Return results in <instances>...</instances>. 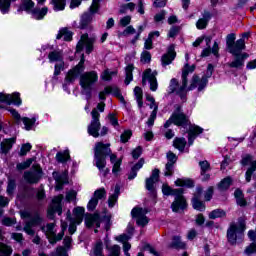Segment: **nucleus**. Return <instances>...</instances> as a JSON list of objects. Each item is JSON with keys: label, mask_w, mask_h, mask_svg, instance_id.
<instances>
[{"label": "nucleus", "mask_w": 256, "mask_h": 256, "mask_svg": "<svg viewBox=\"0 0 256 256\" xmlns=\"http://www.w3.org/2000/svg\"><path fill=\"white\" fill-rule=\"evenodd\" d=\"M15 189H17V180L15 178H12L11 176H8V182H7V188L6 193L11 197L13 193H15Z\"/></svg>", "instance_id": "nucleus-37"}, {"label": "nucleus", "mask_w": 256, "mask_h": 256, "mask_svg": "<svg viewBox=\"0 0 256 256\" xmlns=\"http://www.w3.org/2000/svg\"><path fill=\"white\" fill-rule=\"evenodd\" d=\"M0 103L21 107V105H23V100L21 99V93L14 92L12 94H5L3 92H0Z\"/></svg>", "instance_id": "nucleus-9"}, {"label": "nucleus", "mask_w": 256, "mask_h": 256, "mask_svg": "<svg viewBox=\"0 0 256 256\" xmlns=\"http://www.w3.org/2000/svg\"><path fill=\"white\" fill-rule=\"evenodd\" d=\"M47 13H49V7L47 6H44L42 8L35 7L32 10L31 15L33 19H35L36 21H43V19L47 17Z\"/></svg>", "instance_id": "nucleus-17"}, {"label": "nucleus", "mask_w": 256, "mask_h": 256, "mask_svg": "<svg viewBox=\"0 0 256 256\" xmlns=\"http://www.w3.org/2000/svg\"><path fill=\"white\" fill-rule=\"evenodd\" d=\"M92 23H93V15H91L89 12H84L80 16L78 29H80L81 31H85L86 29H89V27H91Z\"/></svg>", "instance_id": "nucleus-14"}, {"label": "nucleus", "mask_w": 256, "mask_h": 256, "mask_svg": "<svg viewBox=\"0 0 256 256\" xmlns=\"http://www.w3.org/2000/svg\"><path fill=\"white\" fill-rule=\"evenodd\" d=\"M147 213L148 211L145 209V213L137 218L136 224L139 227H146V225H149V218L147 217Z\"/></svg>", "instance_id": "nucleus-48"}, {"label": "nucleus", "mask_w": 256, "mask_h": 256, "mask_svg": "<svg viewBox=\"0 0 256 256\" xmlns=\"http://www.w3.org/2000/svg\"><path fill=\"white\" fill-rule=\"evenodd\" d=\"M99 213L95 212V213H86L85 214V218H84V223H85V227L86 229H93L95 227V221H97V219H99Z\"/></svg>", "instance_id": "nucleus-19"}, {"label": "nucleus", "mask_w": 256, "mask_h": 256, "mask_svg": "<svg viewBox=\"0 0 256 256\" xmlns=\"http://www.w3.org/2000/svg\"><path fill=\"white\" fill-rule=\"evenodd\" d=\"M78 77H80L79 85L83 95L87 101H91L93 99V87L99 81V74L95 70L85 72V54H81L78 64L67 72L65 83H75Z\"/></svg>", "instance_id": "nucleus-1"}, {"label": "nucleus", "mask_w": 256, "mask_h": 256, "mask_svg": "<svg viewBox=\"0 0 256 256\" xmlns=\"http://www.w3.org/2000/svg\"><path fill=\"white\" fill-rule=\"evenodd\" d=\"M188 125H189V129L187 131L188 145L191 147V145L195 143V139H197V137H199V135H201L203 131H205V129L201 128V126L199 125L191 124V122Z\"/></svg>", "instance_id": "nucleus-12"}, {"label": "nucleus", "mask_w": 256, "mask_h": 256, "mask_svg": "<svg viewBox=\"0 0 256 256\" xmlns=\"http://www.w3.org/2000/svg\"><path fill=\"white\" fill-rule=\"evenodd\" d=\"M31 149H33V146L31 145V143L22 144L20 151H19V156L25 157V155H27V153H29L31 151Z\"/></svg>", "instance_id": "nucleus-54"}, {"label": "nucleus", "mask_w": 256, "mask_h": 256, "mask_svg": "<svg viewBox=\"0 0 256 256\" xmlns=\"http://www.w3.org/2000/svg\"><path fill=\"white\" fill-rule=\"evenodd\" d=\"M107 157H110L112 165L119 161L117 155L111 151V144L97 142L94 149V161L98 171H103L107 167Z\"/></svg>", "instance_id": "nucleus-2"}, {"label": "nucleus", "mask_w": 256, "mask_h": 256, "mask_svg": "<svg viewBox=\"0 0 256 256\" xmlns=\"http://www.w3.org/2000/svg\"><path fill=\"white\" fill-rule=\"evenodd\" d=\"M123 163V160L120 158L118 159L114 164H113V167H112V173L115 177H119V173L121 171V165Z\"/></svg>", "instance_id": "nucleus-56"}, {"label": "nucleus", "mask_w": 256, "mask_h": 256, "mask_svg": "<svg viewBox=\"0 0 256 256\" xmlns=\"http://www.w3.org/2000/svg\"><path fill=\"white\" fill-rule=\"evenodd\" d=\"M157 109H159V106L155 105L147 121L148 127H153L155 125V120L157 119Z\"/></svg>", "instance_id": "nucleus-50"}, {"label": "nucleus", "mask_w": 256, "mask_h": 256, "mask_svg": "<svg viewBox=\"0 0 256 256\" xmlns=\"http://www.w3.org/2000/svg\"><path fill=\"white\" fill-rule=\"evenodd\" d=\"M43 175H45V173L43 172L41 164H33L32 171L24 173V179L29 185H37V183L43 179Z\"/></svg>", "instance_id": "nucleus-6"}, {"label": "nucleus", "mask_w": 256, "mask_h": 256, "mask_svg": "<svg viewBox=\"0 0 256 256\" xmlns=\"http://www.w3.org/2000/svg\"><path fill=\"white\" fill-rule=\"evenodd\" d=\"M104 243L107 251H110V254L108 256H121V246L114 244L112 247H110L109 243H111V241L107 239V236L104 240Z\"/></svg>", "instance_id": "nucleus-25"}, {"label": "nucleus", "mask_w": 256, "mask_h": 256, "mask_svg": "<svg viewBox=\"0 0 256 256\" xmlns=\"http://www.w3.org/2000/svg\"><path fill=\"white\" fill-rule=\"evenodd\" d=\"M174 183L176 187H186V189H193L195 187V180L191 178H177Z\"/></svg>", "instance_id": "nucleus-23"}, {"label": "nucleus", "mask_w": 256, "mask_h": 256, "mask_svg": "<svg viewBox=\"0 0 256 256\" xmlns=\"http://www.w3.org/2000/svg\"><path fill=\"white\" fill-rule=\"evenodd\" d=\"M189 87H187V84L182 83V85L180 86V88L176 91V95H178V97H180L181 101H183V103L187 102V90Z\"/></svg>", "instance_id": "nucleus-40"}, {"label": "nucleus", "mask_w": 256, "mask_h": 256, "mask_svg": "<svg viewBox=\"0 0 256 256\" xmlns=\"http://www.w3.org/2000/svg\"><path fill=\"white\" fill-rule=\"evenodd\" d=\"M150 91H157L159 89V83H157V71L152 72V76L150 78Z\"/></svg>", "instance_id": "nucleus-47"}, {"label": "nucleus", "mask_w": 256, "mask_h": 256, "mask_svg": "<svg viewBox=\"0 0 256 256\" xmlns=\"http://www.w3.org/2000/svg\"><path fill=\"white\" fill-rule=\"evenodd\" d=\"M33 161H35V157L28 158V159H26V161H24L22 163H18L16 165L17 171H25V169H29V167H31V165H33Z\"/></svg>", "instance_id": "nucleus-41"}, {"label": "nucleus", "mask_w": 256, "mask_h": 256, "mask_svg": "<svg viewBox=\"0 0 256 256\" xmlns=\"http://www.w3.org/2000/svg\"><path fill=\"white\" fill-rule=\"evenodd\" d=\"M94 255L95 256L103 255V241L99 240L96 242L94 247Z\"/></svg>", "instance_id": "nucleus-62"}, {"label": "nucleus", "mask_w": 256, "mask_h": 256, "mask_svg": "<svg viewBox=\"0 0 256 256\" xmlns=\"http://www.w3.org/2000/svg\"><path fill=\"white\" fill-rule=\"evenodd\" d=\"M50 5H53L54 11H65L67 0H51Z\"/></svg>", "instance_id": "nucleus-39"}, {"label": "nucleus", "mask_w": 256, "mask_h": 256, "mask_svg": "<svg viewBox=\"0 0 256 256\" xmlns=\"http://www.w3.org/2000/svg\"><path fill=\"white\" fill-rule=\"evenodd\" d=\"M160 175L161 170L155 168L152 170L150 177L145 180V187L147 191L150 192L151 197H157V188H155V183H159Z\"/></svg>", "instance_id": "nucleus-7"}, {"label": "nucleus", "mask_w": 256, "mask_h": 256, "mask_svg": "<svg viewBox=\"0 0 256 256\" xmlns=\"http://www.w3.org/2000/svg\"><path fill=\"white\" fill-rule=\"evenodd\" d=\"M119 195H121V186H119V184H116L114 188V193L111 194L108 198V207L110 209H113L117 201H119Z\"/></svg>", "instance_id": "nucleus-21"}, {"label": "nucleus", "mask_w": 256, "mask_h": 256, "mask_svg": "<svg viewBox=\"0 0 256 256\" xmlns=\"http://www.w3.org/2000/svg\"><path fill=\"white\" fill-rule=\"evenodd\" d=\"M240 163L242 167H247V165H250L245 172V179L246 183H251L253 173L256 171V160L253 161V156L251 154H247L241 159Z\"/></svg>", "instance_id": "nucleus-8"}, {"label": "nucleus", "mask_w": 256, "mask_h": 256, "mask_svg": "<svg viewBox=\"0 0 256 256\" xmlns=\"http://www.w3.org/2000/svg\"><path fill=\"white\" fill-rule=\"evenodd\" d=\"M99 131H101V122H90L88 126V135L97 139L99 137Z\"/></svg>", "instance_id": "nucleus-27"}, {"label": "nucleus", "mask_w": 256, "mask_h": 256, "mask_svg": "<svg viewBox=\"0 0 256 256\" xmlns=\"http://www.w3.org/2000/svg\"><path fill=\"white\" fill-rule=\"evenodd\" d=\"M143 214H145V210H143V208L141 207H134L131 210V216L133 219H138L140 218Z\"/></svg>", "instance_id": "nucleus-59"}, {"label": "nucleus", "mask_w": 256, "mask_h": 256, "mask_svg": "<svg viewBox=\"0 0 256 256\" xmlns=\"http://www.w3.org/2000/svg\"><path fill=\"white\" fill-rule=\"evenodd\" d=\"M13 253V248L11 246L0 243V256H11Z\"/></svg>", "instance_id": "nucleus-44"}, {"label": "nucleus", "mask_w": 256, "mask_h": 256, "mask_svg": "<svg viewBox=\"0 0 256 256\" xmlns=\"http://www.w3.org/2000/svg\"><path fill=\"white\" fill-rule=\"evenodd\" d=\"M175 174V164L166 163L164 177H173Z\"/></svg>", "instance_id": "nucleus-57"}, {"label": "nucleus", "mask_w": 256, "mask_h": 256, "mask_svg": "<svg viewBox=\"0 0 256 256\" xmlns=\"http://www.w3.org/2000/svg\"><path fill=\"white\" fill-rule=\"evenodd\" d=\"M177 87H179V81L177 80V78H172L168 87V95H173V93H177Z\"/></svg>", "instance_id": "nucleus-52"}, {"label": "nucleus", "mask_w": 256, "mask_h": 256, "mask_svg": "<svg viewBox=\"0 0 256 256\" xmlns=\"http://www.w3.org/2000/svg\"><path fill=\"white\" fill-rule=\"evenodd\" d=\"M133 71H135V65L133 63H130L125 67V85H129L131 81H133Z\"/></svg>", "instance_id": "nucleus-29"}, {"label": "nucleus", "mask_w": 256, "mask_h": 256, "mask_svg": "<svg viewBox=\"0 0 256 256\" xmlns=\"http://www.w3.org/2000/svg\"><path fill=\"white\" fill-rule=\"evenodd\" d=\"M232 185L233 178L231 176H227L218 183V189L220 191H227L229 190V187H231Z\"/></svg>", "instance_id": "nucleus-33"}, {"label": "nucleus", "mask_w": 256, "mask_h": 256, "mask_svg": "<svg viewBox=\"0 0 256 256\" xmlns=\"http://www.w3.org/2000/svg\"><path fill=\"white\" fill-rule=\"evenodd\" d=\"M20 201H25L27 199H33L35 197V188L31 186H23L22 191L17 195Z\"/></svg>", "instance_id": "nucleus-15"}, {"label": "nucleus", "mask_w": 256, "mask_h": 256, "mask_svg": "<svg viewBox=\"0 0 256 256\" xmlns=\"http://www.w3.org/2000/svg\"><path fill=\"white\" fill-rule=\"evenodd\" d=\"M142 251H149V253H151V255L154 256H161L159 254V252H157V250H155V248L153 246H151V244L149 243H145L142 247Z\"/></svg>", "instance_id": "nucleus-63"}, {"label": "nucleus", "mask_w": 256, "mask_h": 256, "mask_svg": "<svg viewBox=\"0 0 256 256\" xmlns=\"http://www.w3.org/2000/svg\"><path fill=\"white\" fill-rule=\"evenodd\" d=\"M140 61L144 64L151 63V52L144 50L141 53Z\"/></svg>", "instance_id": "nucleus-61"}, {"label": "nucleus", "mask_w": 256, "mask_h": 256, "mask_svg": "<svg viewBox=\"0 0 256 256\" xmlns=\"http://www.w3.org/2000/svg\"><path fill=\"white\" fill-rule=\"evenodd\" d=\"M143 165H145V158H140L138 162L131 167V170L128 174L129 181H133V179L137 177V173H139V171L143 169Z\"/></svg>", "instance_id": "nucleus-18"}, {"label": "nucleus", "mask_w": 256, "mask_h": 256, "mask_svg": "<svg viewBox=\"0 0 256 256\" xmlns=\"http://www.w3.org/2000/svg\"><path fill=\"white\" fill-rule=\"evenodd\" d=\"M245 49L244 38L236 40V42L227 48L228 53L234 57V60L227 64L230 69H243L245 67V59H249V54L243 52Z\"/></svg>", "instance_id": "nucleus-3"}, {"label": "nucleus", "mask_w": 256, "mask_h": 256, "mask_svg": "<svg viewBox=\"0 0 256 256\" xmlns=\"http://www.w3.org/2000/svg\"><path fill=\"white\" fill-rule=\"evenodd\" d=\"M11 1L17 0H0V10L2 15H7V13H9V9H11Z\"/></svg>", "instance_id": "nucleus-42"}, {"label": "nucleus", "mask_w": 256, "mask_h": 256, "mask_svg": "<svg viewBox=\"0 0 256 256\" xmlns=\"http://www.w3.org/2000/svg\"><path fill=\"white\" fill-rule=\"evenodd\" d=\"M244 253L246 255H253V253H256V242L250 243V245L245 248Z\"/></svg>", "instance_id": "nucleus-64"}, {"label": "nucleus", "mask_w": 256, "mask_h": 256, "mask_svg": "<svg viewBox=\"0 0 256 256\" xmlns=\"http://www.w3.org/2000/svg\"><path fill=\"white\" fill-rule=\"evenodd\" d=\"M173 147L178 149V151L183 152L185 151V147H187V140L184 137H176L173 141Z\"/></svg>", "instance_id": "nucleus-36"}, {"label": "nucleus", "mask_w": 256, "mask_h": 256, "mask_svg": "<svg viewBox=\"0 0 256 256\" xmlns=\"http://www.w3.org/2000/svg\"><path fill=\"white\" fill-rule=\"evenodd\" d=\"M35 9V2L33 0H23L18 8V11H26V13H32Z\"/></svg>", "instance_id": "nucleus-31"}, {"label": "nucleus", "mask_w": 256, "mask_h": 256, "mask_svg": "<svg viewBox=\"0 0 256 256\" xmlns=\"http://www.w3.org/2000/svg\"><path fill=\"white\" fill-rule=\"evenodd\" d=\"M64 70H65V62H60L59 64H55L53 79H57V77L61 75V71H64Z\"/></svg>", "instance_id": "nucleus-55"}, {"label": "nucleus", "mask_w": 256, "mask_h": 256, "mask_svg": "<svg viewBox=\"0 0 256 256\" xmlns=\"http://www.w3.org/2000/svg\"><path fill=\"white\" fill-rule=\"evenodd\" d=\"M189 207L187 203V198H174L171 204V209L173 213H179V211H185Z\"/></svg>", "instance_id": "nucleus-13"}, {"label": "nucleus", "mask_w": 256, "mask_h": 256, "mask_svg": "<svg viewBox=\"0 0 256 256\" xmlns=\"http://www.w3.org/2000/svg\"><path fill=\"white\" fill-rule=\"evenodd\" d=\"M53 176L57 183L61 182L63 185L69 184V171L66 170L62 174L54 172Z\"/></svg>", "instance_id": "nucleus-34"}, {"label": "nucleus", "mask_w": 256, "mask_h": 256, "mask_svg": "<svg viewBox=\"0 0 256 256\" xmlns=\"http://www.w3.org/2000/svg\"><path fill=\"white\" fill-rule=\"evenodd\" d=\"M171 125H176V127H183V129H187V127L191 125L189 116L183 112V106L180 104H176L174 106V112L164 123V129H169Z\"/></svg>", "instance_id": "nucleus-5"}, {"label": "nucleus", "mask_w": 256, "mask_h": 256, "mask_svg": "<svg viewBox=\"0 0 256 256\" xmlns=\"http://www.w3.org/2000/svg\"><path fill=\"white\" fill-rule=\"evenodd\" d=\"M200 175H205L207 171H211V164L207 160L199 162Z\"/></svg>", "instance_id": "nucleus-49"}, {"label": "nucleus", "mask_w": 256, "mask_h": 256, "mask_svg": "<svg viewBox=\"0 0 256 256\" xmlns=\"http://www.w3.org/2000/svg\"><path fill=\"white\" fill-rule=\"evenodd\" d=\"M133 137V130L126 129L123 131V133L120 135V142L123 144L129 143V140Z\"/></svg>", "instance_id": "nucleus-45"}, {"label": "nucleus", "mask_w": 256, "mask_h": 256, "mask_svg": "<svg viewBox=\"0 0 256 256\" xmlns=\"http://www.w3.org/2000/svg\"><path fill=\"white\" fill-rule=\"evenodd\" d=\"M56 161L57 163H67V161H71V154L69 153V149L57 152Z\"/></svg>", "instance_id": "nucleus-30"}, {"label": "nucleus", "mask_w": 256, "mask_h": 256, "mask_svg": "<svg viewBox=\"0 0 256 256\" xmlns=\"http://www.w3.org/2000/svg\"><path fill=\"white\" fill-rule=\"evenodd\" d=\"M191 205L192 209L195 211H199L200 213H203L207 209V205L205 204V201L199 200V199H191Z\"/></svg>", "instance_id": "nucleus-32"}, {"label": "nucleus", "mask_w": 256, "mask_h": 256, "mask_svg": "<svg viewBox=\"0 0 256 256\" xmlns=\"http://www.w3.org/2000/svg\"><path fill=\"white\" fill-rule=\"evenodd\" d=\"M198 85V91L201 92L207 85H209V78L206 76H202L199 78V75L194 74L192 77L191 84L188 86L187 91H193V89H197Z\"/></svg>", "instance_id": "nucleus-10"}, {"label": "nucleus", "mask_w": 256, "mask_h": 256, "mask_svg": "<svg viewBox=\"0 0 256 256\" xmlns=\"http://www.w3.org/2000/svg\"><path fill=\"white\" fill-rule=\"evenodd\" d=\"M49 63H63V51L54 50L48 54Z\"/></svg>", "instance_id": "nucleus-24"}, {"label": "nucleus", "mask_w": 256, "mask_h": 256, "mask_svg": "<svg viewBox=\"0 0 256 256\" xmlns=\"http://www.w3.org/2000/svg\"><path fill=\"white\" fill-rule=\"evenodd\" d=\"M237 39V34L235 33H230L226 36V49H228L229 47H231L234 43H236L237 41H235Z\"/></svg>", "instance_id": "nucleus-60"}, {"label": "nucleus", "mask_w": 256, "mask_h": 256, "mask_svg": "<svg viewBox=\"0 0 256 256\" xmlns=\"http://www.w3.org/2000/svg\"><path fill=\"white\" fill-rule=\"evenodd\" d=\"M107 197V190L105 188H99L94 191V199H97V201H100L101 199H105Z\"/></svg>", "instance_id": "nucleus-53"}, {"label": "nucleus", "mask_w": 256, "mask_h": 256, "mask_svg": "<svg viewBox=\"0 0 256 256\" xmlns=\"http://www.w3.org/2000/svg\"><path fill=\"white\" fill-rule=\"evenodd\" d=\"M22 122L25 125L26 131H31V129H33V126L37 122V119L35 117H32V118L23 117Z\"/></svg>", "instance_id": "nucleus-43"}, {"label": "nucleus", "mask_w": 256, "mask_h": 256, "mask_svg": "<svg viewBox=\"0 0 256 256\" xmlns=\"http://www.w3.org/2000/svg\"><path fill=\"white\" fill-rule=\"evenodd\" d=\"M63 196L59 195L52 199V208H54L55 213L58 215H63Z\"/></svg>", "instance_id": "nucleus-26"}, {"label": "nucleus", "mask_w": 256, "mask_h": 256, "mask_svg": "<svg viewBox=\"0 0 256 256\" xmlns=\"http://www.w3.org/2000/svg\"><path fill=\"white\" fill-rule=\"evenodd\" d=\"M72 213L76 224L81 225V223H83V219H85V208L81 206L74 207Z\"/></svg>", "instance_id": "nucleus-22"}, {"label": "nucleus", "mask_w": 256, "mask_h": 256, "mask_svg": "<svg viewBox=\"0 0 256 256\" xmlns=\"http://www.w3.org/2000/svg\"><path fill=\"white\" fill-rule=\"evenodd\" d=\"M53 237L48 238L50 245H56L58 241H63V237H65V232L60 231L58 234L55 232L52 234Z\"/></svg>", "instance_id": "nucleus-46"}, {"label": "nucleus", "mask_w": 256, "mask_h": 256, "mask_svg": "<svg viewBox=\"0 0 256 256\" xmlns=\"http://www.w3.org/2000/svg\"><path fill=\"white\" fill-rule=\"evenodd\" d=\"M177 57V52L175 51V44H170L167 48L165 54L161 57L162 67H167V65H171L175 58Z\"/></svg>", "instance_id": "nucleus-11"}, {"label": "nucleus", "mask_w": 256, "mask_h": 256, "mask_svg": "<svg viewBox=\"0 0 256 256\" xmlns=\"http://www.w3.org/2000/svg\"><path fill=\"white\" fill-rule=\"evenodd\" d=\"M245 229H247V222L243 217L238 218V225L234 222L230 223L226 232V239L229 245H232V247L237 245V241L243 239Z\"/></svg>", "instance_id": "nucleus-4"}, {"label": "nucleus", "mask_w": 256, "mask_h": 256, "mask_svg": "<svg viewBox=\"0 0 256 256\" xmlns=\"http://www.w3.org/2000/svg\"><path fill=\"white\" fill-rule=\"evenodd\" d=\"M27 223L28 227H39V225L43 223V217H41L39 212H35L34 215L31 216L30 221Z\"/></svg>", "instance_id": "nucleus-35"}, {"label": "nucleus", "mask_w": 256, "mask_h": 256, "mask_svg": "<svg viewBox=\"0 0 256 256\" xmlns=\"http://www.w3.org/2000/svg\"><path fill=\"white\" fill-rule=\"evenodd\" d=\"M170 249H187V244L181 241V236H173L172 242L169 245Z\"/></svg>", "instance_id": "nucleus-28"}, {"label": "nucleus", "mask_w": 256, "mask_h": 256, "mask_svg": "<svg viewBox=\"0 0 256 256\" xmlns=\"http://www.w3.org/2000/svg\"><path fill=\"white\" fill-rule=\"evenodd\" d=\"M100 10H101V4L92 2V4L90 5L86 13H89L93 17V15H97V13H99Z\"/></svg>", "instance_id": "nucleus-58"}, {"label": "nucleus", "mask_w": 256, "mask_h": 256, "mask_svg": "<svg viewBox=\"0 0 256 256\" xmlns=\"http://www.w3.org/2000/svg\"><path fill=\"white\" fill-rule=\"evenodd\" d=\"M16 142L17 138L15 137L5 139L4 142H1L0 144L1 153L7 155V153L13 149V145H15Z\"/></svg>", "instance_id": "nucleus-20"}, {"label": "nucleus", "mask_w": 256, "mask_h": 256, "mask_svg": "<svg viewBox=\"0 0 256 256\" xmlns=\"http://www.w3.org/2000/svg\"><path fill=\"white\" fill-rule=\"evenodd\" d=\"M113 75H117V71H109V69H105L101 74L102 81H112Z\"/></svg>", "instance_id": "nucleus-51"}, {"label": "nucleus", "mask_w": 256, "mask_h": 256, "mask_svg": "<svg viewBox=\"0 0 256 256\" xmlns=\"http://www.w3.org/2000/svg\"><path fill=\"white\" fill-rule=\"evenodd\" d=\"M73 31H70L69 28L67 27H62L59 29L58 34L56 35V39L58 41H61V39H63V41H66L67 43L73 41Z\"/></svg>", "instance_id": "nucleus-16"}, {"label": "nucleus", "mask_w": 256, "mask_h": 256, "mask_svg": "<svg viewBox=\"0 0 256 256\" xmlns=\"http://www.w3.org/2000/svg\"><path fill=\"white\" fill-rule=\"evenodd\" d=\"M208 217L209 219H223V217H227V212L221 208H217L212 210Z\"/></svg>", "instance_id": "nucleus-38"}]
</instances>
